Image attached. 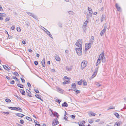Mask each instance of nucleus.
Instances as JSON below:
<instances>
[{
	"instance_id": "nucleus-1",
	"label": "nucleus",
	"mask_w": 126,
	"mask_h": 126,
	"mask_svg": "<svg viewBox=\"0 0 126 126\" xmlns=\"http://www.w3.org/2000/svg\"><path fill=\"white\" fill-rule=\"evenodd\" d=\"M101 60L103 63H105L106 61L105 57L104 56V53L103 51L99 55L97 62L100 63L101 62Z\"/></svg>"
},
{
	"instance_id": "nucleus-2",
	"label": "nucleus",
	"mask_w": 126,
	"mask_h": 126,
	"mask_svg": "<svg viewBox=\"0 0 126 126\" xmlns=\"http://www.w3.org/2000/svg\"><path fill=\"white\" fill-rule=\"evenodd\" d=\"M79 48H76V51L78 55L79 56L81 55L82 54V47H79Z\"/></svg>"
},
{
	"instance_id": "nucleus-3",
	"label": "nucleus",
	"mask_w": 126,
	"mask_h": 126,
	"mask_svg": "<svg viewBox=\"0 0 126 126\" xmlns=\"http://www.w3.org/2000/svg\"><path fill=\"white\" fill-rule=\"evenodd\" d=\"M82 41L81 39L78 40L76 43V45L79 47H82Z\"/></svg>"
},
{
	"instance_id": "nucleus-4",
	"label": "nucleus",
	"mask_w": 126,
	"mask_h": 126,
	"mask_svg": "<svg viewBox=\"0 0 126 126\" xmlns=\"http://www.w3.org/2000/svg\"><path fill=\"white\" fill-rule=\"evenodd\" d=\"M87 64V62H85L84 61H83L81 63V69L82 70L84 68H85Z\"/></svg>"
},
{
	"instance_id": "nucleus-5",
	"label": "nucleus",
	"mask_w": 126,
	"mask_h": 126,
	"mask_svg": "<svg viewBox=\"0 0 126 126\" xmlns=\"http://www.w3.org/2000/svg\"><path fill=\"white\" fill-rule=\"evenodd\" d=\"M59 123V122L57 120V119L56 118L54 119L53 121L52 125L53 126H54L58 124Z\"/></svg>"
},
{
	"instance_id": "nucleus-6",
	"label": "nucleus",
	"mask_w": 126,
	"mask_h": 126,
	"mask_svg": "<svg viewBox=\"0 0 126 126\" xmlns=\"http://www.w3.org/2000/svg\"><path fill=\"white\" fill-rule=\"evenodd\" d=\"M91 46V43H89L88 44H85V49L87 50L90 48Z\"/></svg>"
},
{
	"instance_id": "nucleus-7",
	"label": "nucleus",
	"mask_w": 126,
	"mask_h": 126,
	"mask_svg": "<svg viewBox=\"0 0 126 126\" xmlns=\"http://www.w3.org/2000/svg\"><path fill=\"white\" fill-rule=\"evenodd\" d=\"M107 28V27L106 26H104V29L101 31L100 33V34L101 36H102L104 35L105 32L106 31V29Z\"/></svg>"
},
{
	"instance_id": "nucleus-8",
	"label": "nucleus",
	"mask_w": 126,
	"mask_h": 126,
	"mask_svg": "<svg viewBox=\"0 0 126 126\" xmlns=\"http://www.w3.org/2000/svg\"><path fill=\"white\" fill-rule=\"evenodd\" d=\"M26 13L29 16H32L35 19H37V17H36V16L35 15H34L33 13H30L29 12H27Z\"/></svg>"
},
{
	"instance_id": "nucleus-9",
	"label": "nucleus",
	"mask_w": 126,
	"mask_h": 126,
	"mask_svg": "<svg viewBox=\"0 0 126 126\" xmlns=\"http://www.w3.org/2000/svg\"><path fill=\"white\" fill-rule=\"evenodd\" d=\"M56 89L57 91L61 93H63V91L62 89L58 87H57Z\"/></svg>"
},
{
	"instance_id": "nucleus-10",
	"label": "nucleus",
	"mask_w": 126,
	"mask_h": 126,
	"mask_svg": "<svg viewBox=\"0 0 126 126\" xmlns=\"http://www.w3.org/2000/svg\"><path fill=\"white\" fill-rule=\"evenodd\" d=\"M3 66L5 69L7 70H10L11 69L10 67L8 65L7 66L5 65H3Z\"/></svg>"
},
{
	"instance_id": "nucleus-11",
	"label": "nucleus",
	"mask_w": 126,
	"mask_h": 126,
	"mask_svg": "<svg viewBox=\"0 0 126 126\" xmlns=\"http://www.w3.org/2000/svg\"><path fill=\"white\" fill-rule=\"evenodd\" d=\"M14 110L18 111L20 112H22V110L19 107H14Z\"/></svg>"
},
{
	"instance_id": "nucleus-12",
	"label": "nucleus",
	"mask_w": 126,
	"mask_h": 126,
	"mask_svg": "<svg viewBox=\"0 0 126 126\" xmlns=\"http://www.w3.org/2000/svg\"><path fill=\"white\" fill-rule=\"evenodd\" d=\"M42 65L44 67H45V59L44 58H43V59L42 61Z\"/></svg>"
},
{
	"instance_id": "nucleus-13",
	"label": "nucleus",
	"mask_w": 126,
	"mask_h": 126,
	"mask_svg": "<svg viewBox=\"0 0 126 126\" xmlns=\"http://www.w3.org/2000/svg\"><path fill=\"white\" fill-rule=\"evenodd\" d=\"M26 92L28 94L27 95L30 97H32V96L31 95H30L31 94V92L29 90H26Z\"/></svg>"
},
{
	"instance_id": "nucleus-14",
	"label": "nucleus",
	"mask_w": 126,
	"mask_h": 126,
	"mask_svg": "<svg viewBox=\"0 0 126 126\" xmlns=\"http://www.w3.org/2000/svg\"><path fill=\"white\" fill-rule=\"evenodd\" d=\"M68 106V104L67 103L65 102L62 104V106L63 107H67Z\"/></svg>"
},
{
	"instance_id": "nucleus-15",
	"label": "nucleus",
	"mask_w": 126,
	"mask_h": 126,
	"mask_svg": "<svg viewBox=\"0 0 126 126\" xmlns=\"http://www.w3.org/2000/svg\"><path fill=\"white\" fill-rule=\"evenodd\" d=\"M20 91L22 94L23 95H25V91L22 89H20Z\"/></svg>"
},
{
	"instance_id": "nucleus-16",
	"label": "nucleus",
	"mask_w": 126,
	"mask_h": 126,
	"mask_svg": "<svg viewBox=\"0 0 126 126\" xmlns=\"http://www.w3.org/2000/svg\"><path fill=\"white\" fill-rule=\"evenodd\" d=\"M115 6L117 10L118 11H120L121 10L120 8V7L119 6L118 4H117L116 3V4Z\"/></svg>"
},
{
	"instance_id": "nucleus-17",
	"label": "nucleus",
	"mask_w": 126,
	"mask_h": 126,
	"mask_svg": "<svg viewBox=\"0 0 126 126\" xmlns=\"http://www.w3.org/2000/svg\"><path fill=\"white\" fill-rule=\"evenodd\" d=\"M55 57L56 60L57 61H59L60 60V59L59 57V56L56 55V56H55Z\"/></svg>"
},
{
	"instance_id": "nucleus-18",
	"label": "nucleus",
	"mask_w": 126,
	"mask_h": 126,
	"mask_svg": "<svg viewBox=\"0 0 126 126\" xmlns=\"http://www.w3.org/2000/svg\"><path fill=\"white\" fill-rule=\"evenodd\" d=\"M105 15H103L101 18V22H102L105 19Z\"/></svg>"
},
{
	"instance_id": "nucleus-19",
	"label": "nucleus",
	"mask_w": 126,
	"mask_h": 126,
	"mask_svg": "<svg viewBox=\"0 0 126 126\" xmlns=\"http://www.w3.org/2000/svg\"><path fill=\"white\" fill-rule=\"evenodd\" d=\"M16 115L18 116L19 117H22L23 116H24V115L22 114L19 113H17L16 114Z\"/></svg>"
},
{
	"instance_id": "nucleus-20",
	"label": "nucleus",
	"mask_w": 126,
	"mask_h": 126,
	"mask_svg": "<svg viewBox=\"0 0 126 126\" xmlns=\"http://www.w3.org/2000/svg\"><path fill=\"white\" fill-rule=\"evenodd\" d=\"M79 126H85L84 125L81 121H79Z\"/></svg>"
},
{
	"instance_id": "nucleus-21",
	"label": "nucleus",
	"mask_w": 126,
	"mask_h": 126,
	"mask_svg": "<svg viewBox=\"0 0 126 126\" xmlns=\"http://www.w3.org/2000/svg\"><path fill=\"white\" fill-rule=\"evenodd\" d=\"M94 37L93 36H92L90 40V42H91V43H92L94 42Z\"/></svg>"
},
{
	"instance_id": "nucleus-22",
	"label": "nucleus",
	"mask_w": 126,
	"mask_h": 126,
	"mask_svg": "<svg viewBox=\"0 0 126 126\" xmlns=\"http://www.w3.org/2000/svg\"><path fill=\"white\" fill-rule=\"evenodd\" d=\"M17 86L21 88H22L23 87V85L22 84L19 83L17 84Z\"/></svg>"
},
{
	"instance_id": "nucleus-23",
	"label": "nucleus",
	"mask_w": 126,
	"mask_h": 126,
	"mask_svg": "<svg viewBox=\"0 0 126 126\" xmlns=\"http://www.w3.org/2000/svg\"><path fill=\"white\" fill-rule=\"evenodd\" d=\"M5 101L7 103H10L11 102V100L9 99L6 98L5 99Z\"/></svg>"
},
{
	"instance_id": "nucleus-24",
	"label": "nucleus",
	"mask_w": 126,
	"mask_h": 126,
	"mask_svg": "<svg viewBox=\"0 0 126 126\" xmlns=\"http://www.w3.org/2000/svg\"><path fill=\"white\" fill-rule=\"evenodd\" d=\"M83 84L84 86H85L86 85H87V83L85 80H83Z\"/></svg>"
},
{
	"instance_id": "nucleus-25",
	"label": "nucleus",
	"mask_w": 126,
	"mask_h": 126,
	"mask_svg": "<svg viewBox=\"0 0 126 126\" xmlns=\"http://www.w3.org/2000/svg\"><path fill=\"white\" fill-rule=\"evenodd\" d=\"M88 23V21L87 20H86L84 23L83 26H85L86 27Z\"/></svg>"
},
{
	"instance_id": "nucleus-26",
	"label": "nucleus",
	"mask_w": 126,
	"mask_h": 126,
	"mask_svg": "<svg viewBox=\"0 0 126 126\" xmlns=\"http://www.w3.org/2000/svg\"><path fill=\"white\" fill-rule=\"evenodd\" d=\"M82 79L80 81H78V84L79 85H81L82 82Z\"/></svg>"
},
{
	"instance_id": "nucleus-27",
	"label": "nucleus",
	"mask_w": 126,
	"mask_h": 126,
	"mask_svg": "<svg viewBox=\"0 0 126 126\" xmlns=\"http://www.w3.org/2000/svg\"><path fill=\"white\" fill-rule=\"evenodd\" d=\"M115 108V107L113 106H112L109 107L108 110H111L113 109H114Z\"/></svg>"
},
{
	"instance_id": "nucleus-28",
	"label": "nucleus",
	"mask_w": 126,
	"mask_h": 126,
	"mask_svg": "<svg viewBox=\"0 0 126 126\" xmlns=\"http://www.w3.org/2000/svg\"><path fill=\"white\" fill-rule=\"evenodd\" d=\"M70 82V81L69 80H65V81L63 82V83L64 84H65L67 83H69Z\"/></svg>"
},
{
	"instance_id": "nucleus-29",
	"label": "nucleus",
	"mask_w": 126,
	"mask_h": 126,
	"mask_svg": "<svg viewBox=\"0 0 126 126\" xmlns=\"http://www.w3.org/2000/svg\"><path fill=\"white\" fill-rule=\"evenodd\" d=\"M86 27L83 26L82 28L84 32H85L86 30Z\"/></svg>"
},
{
	"instance_id": "nucleus-30",
	"label": "nucleus",
	"mask_w": 126,
	"mask_h": 126,
	"mask_svg": "<svg viewBox=\"0 0 126 126\" xmlns=\"http://www.w3.org/2000/svg\"><path fill=\"white\" fill-rule=\"evenodd\" d=\"M74 91H75L76 92V93L77 94L79 93L80 92V91L78 90H76V89L74 90Z\"/></svg>"
},
{
	"instance_id": "nucleus-31",
	"label": "nucleus",
	"mask_w": 126,
	"mask_h": 126,
	"mask_svg": "<svg viewBox=\"0 0 126 126\" xmlns=\"http://www.w3.org/2000/svg\"><path fill=\"white\" fill-rule=\"evenodd\" d=\"M76 85L75 83H73L72 84V87L73 88H75Z\"/></svg>"
},
{
	"instance_id": "nucleus-32",
	"label": "nucleus",
	"mask_w": 126,
	"mask_h": 126,
	"mask_svg": "<svg viewBox=\"0 0 126 126\" xmlns=\"http://www.w3.org/2000/svg\"><path fill=\"white\" fill-rule=\"evenodd\" d=\"M120 123L119 122H116L114 125V126H119Z\"/></svg>"
},
{
	"instance_id": "nucleus-33",
	"label": "nucleus",
	"mask_w": 126,
	"mask_h": 126,
	"mask_svg": "<svg viewBox=\"0 0 126 126\" xmlns=\"http://www.w3.org/2000/svg\"><path fill=\"white\" fill-rule=\"evenodd\" d=\"M26 118L28 120L30 121H32V118L29 117L27 116L26 117Z\"/></svg>"
},
{
	"instance_id": "nucleus-34",
	"label": "nucleus",
	"mask_w": 126,
	"mask_h": 126,
	"mask_svg": "<svg viewBox=\"0 0 126 126\" xmlns=\"http://www.w3.org/2000/svg\"><path fill=\"white\" fill-rule=\"evenodd\" d=\"M66 70H67L68 71H71L72 69V68L71 67L69 68L67 66H66Z\"/></svg>"
},
{
	"instance_id": "nucleus-35",
	"label": "nucleus",
	"mask_w": 126,
	"mask_h": 126,
	"mask_svg": "<svg viewBox=\"0 0 126 126\" xmlns=\"http://www.w3.org/2000/svg\"><path fill=\"white\" fill-rule=\"evenodd\" d=\"M93 121H94L91 119H90L88 120V122L90 124L92 123L93 122Z\"/></svg>"
},
{
	"instance_id": "nucleus-36",
	"label": "nucleus",
	"mask_w": 126,
	"mask_h": 126,
	"mask_svg": "<svg viewBox=\"0 0 126 126\" xmlns=\"http://www.w3.org/2000/svg\"><path fill=\"white\" fill-rule=\"evenodd\" d=\"M10 20V17H7L5 19V22H7L9 21Z\"/></svg>"
},
{
	"instance_id": "nucleus-37",
	"label": "nucleus",
	"mask_w": 126,
	"mask_h": 126,
	"mask_svg": "<svg viewBox=\"0 0 126 126\" xmlns=\"http://www.w3.org/2000/svg\"><path fill=\"white\" fill-rule=\"evenodd\" d=\"M114 115L117 118H118L119 117V114L117 113H114Z\"/></svg>"
},
{
	"instance_id": "nucleus-38",
	"label": "nucleus",
	"mask_w": 126,
	"mask_h": 126,
	"mask_svg": "<svg viewBox=\"0 0 126 126\" xmlns=\"http://www.w3.org/2000/svg\"><path fill=\"white\" fill-rule=\"evenodd\" d=\"M53 114L54 116H56L58 114V113L57 112H55L54 113H53L52 112V114Z\"/></svg>"
},
{
	"instance_id": "nucleus-39",
	"label": "nucleus",
	"mask_w": 126,
	"mask_h": 126,
	"mask_svg": "<svg viewBox=\"0 0 126 126\" xmlns=\"http://www.w3.org/2000/svg\"><path fill=\"white\" fill-rule=\"evenodd\" d=\"M64 78L65 79H67L68 80H69H69H70V78H68L66 76H64Z\"/></svg>"
},
{
	"instance_id": "nucleus-40",
	"label": "nucleus",
	"mask_w": 126,
	"mask_h": 126,
	"mask_svg": "<svg viewBox=\"0 0 126 126\" xmlns=\"http://www.w3.org/2000/svg\"><path fill=\"white\" fill-rule=\"evenodd\" d=\"M44 28L45 30H46L45 32H46V33L48 35V34L50 33V32L47 31V29H46L45 28Z\"/></svg>"
},
{
	"instance_id": "nucleus-41",
	"label": "nucleus",
	"mask_w": 126,
	"mask_h": 126,
	"mask_svg": "<svg viewBox=\"0 0 126 126\" xmlns=\"http://www.w3.org/2000/svg\"><path fill=\"white\" fill-rule=\"evenodd\" d=\"M13 74L16 76H19V75L17 72H14Z\"/></svg>"
},
{
	"instance_id": "nucleus-42",
	"label": "nucleus",
	"mask_w": 126,
	"mask_h": 126,
	"mask_svg": "<svg viewBox=\"0 0 126 126\" xmlns=\"http://www.w3.org/2000/svg\"><path fill=\"white\" fill-rule=\"evenodd\" d=\"M89 15L90 16V17L91 16V15L93 13V12L92 11H89Z\"/></svg>"
},
{
	"instance_id": "nucleus-43",
	"label": "nucleus",
	"mask_w": 126,
	"mask_h": 126,
	"mask_svg": "<svg viewBox=\"0 0 126 126\" xmlns=\"http://www.w3.org/2000/svg\"><path fill=\"white\" fill-rule=\"evenodd\" d=\"M98 67L97 68H96L95 69V72L94 73V74H96L98 70Z\"/></svg>"
},
{
	"instance_id": "nucleus-44",
	"label": "nucleus",
	"mask_w": 126,
	"mask_h": 126,
	"mask_svg": "<svg viewBox=\"0 0 126 126\" xmlns=\"http://www.w3.org/2000/svg\"><path fill=\"white\" fill-rule=\"evenodd\" d=\"M20 79L21 80L22 82L23 83H24L25 82V80L23 78H21Z\"/></svg>"
},
{
	"instance_id": "nucleus-45",
	"label": "nucleus",
	"mask_w": 126,
	"mask_h": 126,
	"mask_svg": "<svg viewBox=\"0 0 126 126\" xmlns=\"http://www.w3.org/2000/svg\"><path fill=\"white\" fill-rule=\"evenodd\" d=\"M40 95H39L38 94H36L35 95V96L36 97L38 98H38H40L41 97H40Z\"/></svg>"
},
{
	"instance_id": "nucleus-46",
	"label": "nucleus",
	"mask_w": 126,
	"mask_h": 126,
	"mask_svg": "<svg viewBox=\"0 0 126 126\" xmlns=\"http://www.w3.org/2000/svg\"><path fill=\"white\" fill-rule=\"evenodd\" d=\"M16 30L18 32H20L21 31V29L19 27H18L17 28Z\"/></svg>"
},
{
	"instance_id": "nucleus-47",
	"label": "nucleus",
	"mask_w": 126,
	"mask_h": 126,
	"mask_svg": "<svg viewBox=\"0 0 126 126\" xmlns=\"http://www.w3.org/2000/svg\"><path fill=\"white\" fill-rule=\"evenodd\" d=\"M20 122L21 124H23L24 123V121L22 120H20Z\"/></svg>"
},
{
	"instance_id": "nucleus-48",
	"label": "nucleus",
	"mask_w": 126,
	"mask_h": 126,
	"mask_svg": "<svg viewBox=\"0 0 126 126\" xmlns=\"http://www.w3.org/2000/svg\"><path fill=\"white\" fill-rule=\"evenodd\" d=\"M56 102H58L59 104H60V102H61V101L60 100L58 99H56Z\"/></svg>"
},
{
	"instance_id": "nucleus-49",
	"label": "nucleus",
	"mask_w": 126,
	"mask_h": 126,
	"mask_svg": "<svg viewBox=\"0 0 126 126\" xmlns=\"http://www.w3.org/2000/svg\"><path fill=\"white\" fill-rule=\"evenodd\" d=\"M93 112H90L88 114L90 116H92L93 115Z\"/></svg>"
},
{
	"instance_id": "nucleus-50",
	"label": "nucleus",
	"mask_w": 126,
	"mask_h": 126,
	"mask_svg": "<svg viewBox=\"0 0 126 126\" xmlns=\"http://www.w3.org/2000/svg\"><path fill=\"white\" fill-rule=\"evenodd\" d=\"M27 85L28 87H31V84L29 82H28Z\"/></svg>"
},
{
	"instance_id": "nucleus-51",
	"label": "nucleus",
	"mask_w": 126,
	"mask_h": 126,
	"mask_svg": "<svg viewBox=\"0 0 126 126\" xmlns=\"http://www.w3.org/2000/svg\"><path fill=\"white\" fill-rule=\"evenodd\" d=\"M76 116L75 115H71V117L73 119H74L75 118Z\"/></svg>"
},
{
	"instance_id": "nucleus-52",
	"label": "nucleus",
	"mask_w": 126,
	"mask_h": 126,
	"mask_svg": "<svg viewBox=\"0 0 126 126\" xmlns=\"http://www.w3.org/2000/svg\"><path fill=\"white\" fill-rule=\"evenodd\" d=\"M15 26L14 25L13 26L11 27V29L12 30H14L15 29Z\"/></svg>"
},
{
	"instance_id": "nucleus-53",
	"label": "nucleus",
	"mask_w": 126,
	"mask_h": 126,
	"mask_svg": "<svg viewBox=\"0 0 126 126\" xmlns=\"http://www.w3.org/2000/svg\"><path fill=\"white\" fill-rule=\"evenodd\" d=\"M14 83L15 81L14 80H12L10 82V84H14Z\"/></svg>"
},
{
	"instance_id": "nucleus-54",
	"label": "nucleus",
	"mask_w": 126,
	"mask_h": 126,
	"mask_svg": "<svg viewBox=\"0 0 126 126\" xmlns=\"http://www.w3.org/2000/svg\"><path fill=\"white\" fill-rule=\"evenodd\" d=\"M68 13L69 14H73V12L72 11H68Z\"/></svg>"
},
{
	"instance_id": "nucleus-55",
	"label": "nucleus",
	"mask_w": 126,
	"mask_h": 126,
	"mask_svg": "<svg viewBox=\"0 0 126 126\" xmlns=\"http://www.w3.org/2000/svg\"><path fill=\"white\" fill-rule=\"evenodd\" d=\"M14 107H9L8 108L11 110H14Z\"/></svg>"
},
{
	"instance_id": "nucleus-56",
	"label": "nucleus",
	"mask_w": 126,
	"mask_h": 126,
	"mask_svg": "<svg viewBox=\"0 0 126 126\" xmlns=\"http://www.w3.org/2000/svg\"><path fill=\"white\" fill-rule=\"evenodd\" d=\"M2 14L0 13V16H6V14H4V15H1Z\"/></svg>"
},
{
	"instance_id": "nucleus-57",
	"label": "nucleus",
	"mask_w": 126,
	"mask_h": 126,
	"mask_svg": "<svg viewBox=\"0 0 126 126\" xmlns=\"http://www.w3.org/2000/svg\"><path fill=\"white\" fill-rule=\"evenodd\" d=\"M34 63L36 65H37L38 64V62L37 61H35L34 62Z\"/></svg>"
},
{
	"instance_id": "nucleus-58",
	"label": "nucleus",
	"mask_w": 126,
	"mask_h": 126,
	"mask_svg": "<svg viewBox=\"0 0 126 126\" xmlns=\"http://www.w3.org/2000/svg\"><path fill=\"white\" fill-rule=\"evenodd\" d=\"M16 81L17 82V84H19L20 83V82L18 79H16Z\"/></svg>"
},
{
	"instance_id": "nucleus-59",
	"label": "nucleus",
	"mask_w": 126,
	"mask_h": 126,
	"mask_svg": "<svg viewBox=\"0 0 126 126\" xmlns=\"http://www.w3.org/2000/svg\"><path fill=\"white\" fill-rule=\"evenodd\" d=\"M25 24L27 26H29V22H27L25 23Z\"/></svg>"
},
{
	"instance_id": "nucleus-60",
	"label": "nucleus",
	"mask_w": 126,
	"mask_h": 126,
	"mask_svg": "<svg viewBox=\"0 0 126 126\" xmlns=\"http://www.w3.org/2000/svg\"><path fill=\"white\" fill-rule=\"evenodd\" d=\"M96 85L98 87H99L100 86H101V85L99 83H97L96 84Z\"/></svg>"
},
{
	"instance_id": "nucleus-61",
	"label": "nucleus",
	"mask_w": 126,
	"mask_h": 126,
	"mask_svg": "<svg viewBox=\"0 0 126 126\" xmlns=\"http://www.w3.org/2000/svg\"><path fill=\"white\" fill-rule=\"evenodd\" d=\"M3 113L5 114H8L9 113V112H3Z\"/></svg>"
},
{
	"instance_id": "nucleus-62",
	"label": "nucleus",
	"mask_w": 126,
	"mask_h": 126,
	"mask_svg": "<svg viewBox=\"0 0 126 126\" xmlns=\"http://www.w3.org/2000/svg\"><path fill=\"white\" fill-rule=\"evenodd\" d=\"M59 25L60 27H62V24L61 23H59Z\"/></svg>"
},
{
	"instance_id": "nucleus-63",
	"label": "nucleus",
	"mask_w": 126,
	"mask_h": 126,
	"mask_svg": "<svg viewBox=\"0 0 126 126\" xmlns=\"http://www.w3.org/2000/svg\"><path fill=\"white\" fill-rule=\"evenodd\" d=\"M35 126H41L39 124H37L36 123V124L35 125Z\"/></svg>"
},
{
	"instance_id": "nucleus-64",
	"label": "nucleus",
	"mask_w": 126,
	"mask_h": 126,
	"mask_svg": "<svg viewBox=\"0 0 126 126\" xmlns=\"http://www.w3.org/2000/svg\"><path fill=\"white\" fill-rule=\"evenodd\" d=\"M48 35L51 38H52V36L51 34L50 33L48 34Z\"/></svg>"
}]
</instances>
